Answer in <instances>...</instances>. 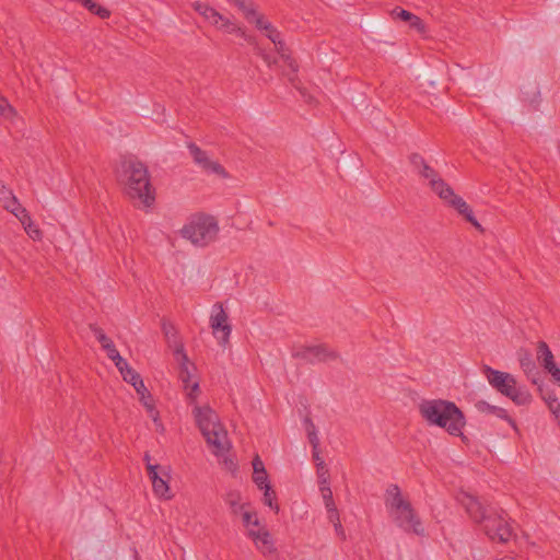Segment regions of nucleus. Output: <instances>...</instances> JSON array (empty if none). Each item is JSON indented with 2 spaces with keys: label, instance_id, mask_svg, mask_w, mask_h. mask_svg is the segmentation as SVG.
I'll return each mask as SVG.
<instances>
[{
  "label": "nucleus",
  "instance_id": "412c9836",
  "mask_svg": "<svg viewBox=\"0 0 560 560\" xmlns=\"http://www.w3.org/2000/svg\"><path fill=\"white\" fill-rule=\"evenodd\" d=\"M135 390L140 396V401L148 409V411L152 412L154 410L153 398L148 388L145 387L143 380L140 378L138 382L132 384Z\"/></svg>",
  "mask_w": 560,
  "mask_h": 560
},
{
  "label": "nucleus",
  "instance_id": "de8ad7c7",
  "mask_svg": "<svg viewBox=\"0 0 560 560\" xmlns=\"http://www.w3.org/2000/svg\"><path fill=\"white\" fill-rule=\"evenodd\" d=\"M117 369H121V364H125L126 360L119 354H115L114 358L110 359Z\"/></svg>",
  "mask_w": 560,
  "mask_h": 560
},
{
  "label": "nucleus",
  "instance_id": "b1692460",
  "mask_svg": "<svg viewBox=\"0 0 560 560\" xmlns=\"http://www.w3.org/2000/svg\"><path fill=\"white\" fill-rule=\"evenodd\" d=\"M324 475L325 474H320L319 489L323 495L325 508L329 509L336 506V504L332 498V491L328 485L327 478L324 477Z\"/></svg>",
  "mask_w": 560,
  "mask_h": 560
},
{
  "label": "nucleus",
  "instance_id": "a19ab883",
  "mask_svg": "<svg viewBox=\"0 0 560 560\" xmlns=\"http://www.w3.org/2000/svg\"><path fill=\"white\" fill-rule=\"evenodd\" d=\"M22 205L19 202L16 197H11V200L3 205V208L7 211H10L12 214L21 208Z\"/></svg>",
  "mask_w": 560,
  "mask_h": 560
},
{
  "label": "nucleus",
  "instance_id": "09e8293b",
  "mask_svg": "<svg viewBox=\"0 0 560 560\" xmlns=\"http://www.w3.org/2000/svg\"><path fill=\"white\" fill-rule=\"evenodd\" d=\"M318 476L320 477V474H325L324 477L328 479V470L325 469V463L323 460L316 463Z\"/></svg>",
  "mask_w": 560,
  "mask_h": 560
},
{
  "label": "nucleus",
  "instance_id": "37998d69",
  "mask_svg": "<svg viewBox=\"0 0 560 560\" xmlns=\"http://www.w3.org/2000/svg\"><path fill=\"white\" fill-rule=\"evenodd\" d=\"M164 468H162L160 465L155 464H147V471L150 479L156 477L161 471H163Z\"/></svg>",
  "mask_w": 560,
  "mask_h": 560
},
{
  "label": "nucleus",
  "instance_id": "3c124183",
  "mask_svg": "<svg viewBox=\"0 0 560 560\" xmlns=\"http://www.w3.org/2000/svg\"><path fill=\"white\" fill-rule=\"evenodd\" d=\"M334 527H335V530L337 532V534L342 536V538H345V530L342 528L341 522L334 523Z\"/></svg>",
  "mask_w": 560,
  "mask_h": 560
},
{
  "label": "nucleus",
  "instance_id": "58836bf2",
  "mask_svg": "<svg viewBox=\"0 0 560 560\" xmlns=\"http://www.w3.org/2000/svg\"><path fill=\"white\" fill-rule=\"evenodd\" d=\"M265 32L272 43L281 37L280 32L272 24L265 26Z\"/></svg>",
  "mask_w": 560,
  "mask_h": 560
},
{
  "label": "nucleus",
  "instance_id": "c85d7f7f",
  "mask_svg": "<svg viewBox=\"0 0 560 560\" xmlns=\"http://www.w3.org/2000/svg\"><path fill=\"white\" fill-rule=\"evenodd\" d=\"M458 214H460L467 222H469L478 231L483 232V228L475 218L472 209L470 207H468L466 211H460Z\"/></svg>",
  "mask_w": 560,
  "mask_h": 560
},
{
  "label": "nucleus",
  "instance_id": "2f4dec72",
  "mask_svg": "<svg viewBox=\"0 0 560 560\" xmlns=\"http://www.w3.org/2000/svg\"><path fill=\"white\" fill-rule=\"evenodd\" d=\"M392 15L395 18V19H400L401 21H405V22H410L411 19H413V13H411L410 11H407L405 9H401L399 7L395 8L393 11H392Z\"/></svg>",
  "mask_w": 560,
  "mask_h": 560
},
{
  "label": "nucleus",
  "instance_id": "0eeeda50",
  "mask_svg": "<svg viewBox=\"0 0 560 560\" xmlns=\"http://www.w3.org/2000/svg\"><path fill=\"white\" fill-rule=\"evenodd\" d=\"M218 232L219 226L217 220L203 213L192 215L189 222L180 230V234L184 238L200 247L207 246L213 242Z\"/></svg>",
  "mask_w": 560,
  "mask_h": 560
},
{
  "label": "nucleus",
  "instance_id": "7c9ffc66",
  "mask_svg": "<svg viewBox=\"0 0 560 560\" xmlns=\"http://www.w3.org/2000/svg\"><path fill=\"white\" fill-rule=\"evenodd\" d=\"M242 518L244 526L248 527L249 525L259 526V521L255 512L243 511Z\"/></svg>",
  "mask_w": 560,
  "mask_h": 560
},
{
  "label": "nucleus",
  "instance_id": "423d86ee",
  "mask_svg": "<svg viewBox=\"0 0 560 560\" xmlns=\"http://www.w3.org/2000/svg\"><path fill=\"white\" fill-rule=\"evenodd\" d=\"M482 372L489 384L515 405L526 406L532 401V395L528 390L516 386L517 382L512 374L494 370L489 365H485Z\"/></svg>",
  "mask_w": 560,
  "mask_h": 560
},
{
  "label": "nucleus",
  "instance_id": "9b49d317",
  "mask_svg": "<svg viewBox=\"0 0 560 560\" xmlns=\"http://www.w3.org/2000/svg\"><path fill=\"white\" fill-rule=\"evenodd\" d=\"M294 358L301 359L307 363L327 362L339 358L337 351L331 350L327 345L320 343L316 346L302 347L293 353Z\"/></svg>",
  "mask_w": 560,
  "mask_h": 560
},
{
  "label": "nucleus",
  "instance_id": "4d7b16f0",
  "mask_svg": "<svg viewBox=\"0 0 560 560\" xmlns=\"http://www.w3.org/2000/svg\"><path fill=\"white\" fill-rule=\"evenodd\" d=\"M305 424H306V431L307 432H308V430H312V425L311 424H307V423H305Z\"/></svg>",
  "mask_w": 560,
  "mask_h": 560
},
{
  "label": "nucleus",
  "instance_id": "6ab92c4d",
  "mask_svg": "<svg viewBox=\"0 0 560 560\" xmlns=\"http://www.w3.org/2000/svg\"><path fill=\"white\" fill-rule=\"evenodd\" d=\"M273 44L276 46V50L278 51V54L281 56V58L287 62L288 67L291 69L292 75H289V80L291 82H293L295 79L298 69H299L296 61L290 56V54H288L289 49L287 48L285 43L281 39V37L279 39L275 40Z\"/></svg>",
  "mask_w": 560,
  "mask_h": 560
},
{
  "label": "nucleus",
  "instance_id": "864d4df0",
  "mask_svg": "<svg viewBox=\"0 0 560 560\" xmlns=\"http://www.w3.org/2000/svg\"><path fill=\"white\" fill-rule=\"evenodd\" d=\"M171 329H173V326H170V329H168L166 324H163V330H164L165 335H168V332H171Z\"/></svg>",
  "mask_w": 560,
  "mask_h": 560
},
{
  "label": "nucleus",
  "instance_id": "49530a36",
  "mask_svg": "<svg viewBox=\"0 0 560 560\" xmlns=\"http://www.w3.org/2000/svg\"><path fill=\"white\" fill-rule=\"evenodd\" d=\"M104 350L106 351V354L109 359L114 358L115 354L119 353L114 342L107 345V347H105Z\"/></svg>",
  "mask_w": 560,
  "mask_h": 560
},
{
  "label": "nucleus",
  "instance_id": "8fccbe9b",
  "mask_svg": "<svg viewBox=\"0 0 560 560\" xmlns=\"http://www.w3.org/2000/svg\"><path fill=\"white\" fill-rule=\"evenodd\" d=\"M259 55L262 57L264 61H265L268 66H271L272 63H276V62H277L276 58H272L270 55L265 54L262 50H260V51H259Z\"/></svg>",
  "mask_w": 560,
  "mask_h": 560
},
{
  "label": "nucleus",
  "instance_id": "9d476101",
  "mask_svg": "<svg viewBox=\"0 0 560 560\" xmlns=\"http://www.w3.org/2000/svg\"><path fill=\"white\" fill-rule=\"evenodd\" d=\"M408 160L413 166V170L422 178L429 180V186L433 192L438 194L440 189L446 186L447 183L441 178L439 173L425 162L422 155L419 153H411L408 156Z\"/></svg>",
  "mask_w": 560,
  "mask_h": 560
},
{
  "label": "nucleus",
  "instance_id": "c9c22d12",
  "mask_svg": "<svg viewBox=\"0 0 560 560\" xmlns=\"http://www.w3.org/2000/svg\"><path fill=\"white\" fill-rule=\"evenodd\" d=\"M11 197H15L13 191L0 182V201L2 205L10 201Z\"/></svg>",
  "mask_w": 560,
  "mask_h": 560
},
{
  "label": "nucleus",
  "instance_id": "1a4fd4ad",
  "mask_svg": "<svg viewBox=\"0 0 560 560\" xmlns=\"http://www.w3.org/2000/svg\"><path fill=\"white\" fill-rule=\"evenodd\" d=\"M228 320L229 316L224 311L222 303L217 302L212 306L210 327L213 335L218 338L219 345L222 347H225L229 343V338L232 331V327Z\"/></svg>",
  "mask_w": 560,
  "mask_h": 560
},
{
  "label": "nucleus",
  "instance_id": "ea45409f",
  "mask_svg": "<svg viewBox=\"0 0 560 560\" xmlns=\"http://www.w3.org/2000/svg\"><path fill=\"white\" fill-rule=\"evenodd\" d=\"M409 25L411 28L417 30L419 33H424L425 31V25L423 21L417 15H413V19H411Z\"/></svg>",
  "mask_w": 560,
  "mask_h": 560
},
{
  "label": "nucleus",
  "instance_id": "6e6552de",
  "mask_svg": "<svg viewBox=\"0 0 560 560\" xmlns=\"http://www.w3.org/2000/svg\"><path fill=\"white\" fill-rule=\"evenodd\" d=\"M195 10L202 15L207 21L211 24L215 25L218 28L225 31L226 33H235L238 36L243 37L247 43L254 44V38L250 35H247L246 32L232 23L229 19H225L222 14H220L215 9L210 7L206 2H195Z\"/></svg>",
  "mask_w": 560,
  "mask_h": 560
},
{
  "label": "nucleus",
  "instance_id": "c756f323",
  "mask_svg": "<svg viewBox=\"0 0 560 560\" xmlns=\"http://www.w3.org/2000/svg\"><path fill=\"white\" fill-rule=\"evenodd\" d=\"M305 423L312 425V430H308L307 438H308V442L312 445V447L314 450H317L318 445H319V440H318V436H317V433H316L315 425H314L313 421L310 418H305Z\"/></svg>",
  "mask_w": 560,
  "mask_h": 560
},
{
  "label": "nucleus",
  "instance_id": "f257e3e1",
  "mask_svg": "<svg viewBox=\"0 0 560 560\" xmlns=\"http://www.w3.org/2000/svg\"><path fill=\"white\" fill-rule=\"evenodd\" d=\"M457 500L468 516L475 523L481 525L483 533L490 540L506 544L514 536L509 523V514L504 509L486 504L478 497L468 492H460Z\"/></svg>",
  "mask_w": 560,
  "mask_h": 560
},
{
  "label": "nucleus",
  "instance_id": "dca6fc26",
  "mask_svg": "<svg viewBox=\"0 0 560 560\" xmlns=\"http://www.w3.org/2000/svg\"><path fill=\"white\" fill-rule=\"evenodd\" d=\"M439 198H441L447 206L455 209L458 213L460 211H466L469 207L467 202L459 196H457L453 188L446 184L442 189L436 194Z\"/></svg>",
  "mask_w": 560,
  "mask_h": 560
},
{
  "label": "nucleus",
  "instance_id": "a878e982",
  "mask_svg": "<svg viewBox=\"0 0 560 560\" xmlns=\"http://www.w3.org/2000/svg\"><path fill=\"white\" fill-rule=\"evenodd\" d=\"M536 385L538 386V390H539L542 399L548 404L549 408L555 413H557V409H560V404L558 402V399H557L556 395L552 394V393H548V394L544 393V388H542L544 384H542L541 380Z\"/></svg>",
  "mask_w": 560,
  "mask_h": 560
},
{
  "label": "nucleus",
  "instance_id": "a18cd8bd",
  "mask_svg": "<svg viewBox=\"0 0 560 560\" xmlns=\"http://www.w3.org/2000/svg\"><path fill=\"white\" fill-rule=\"evenodd\" d=\"M552 378L559 384L560 383V369L557 366V364L551 365L546 370Z\"/></svg>",
  "mask_w": 560,
  "mask_h": 560
},
{
  "label": "nucleus",
  "instance_id": "473e14b6",
  "mask_svg": "<svg viewBox=\"0 0 560 560\" xmlns=\"http://www.w3.org/2000/svg\"><path fill=\"white\" fill-rule=\"evenodd\" d=\"M24 230L33 240H40L43 236V232L33 224V221H30L26 225H24Z\"/></svg>",
  "mask_w": 560,
  "mask_h": 560
},
{
  "label": "nucleus",
  "instance_id": "bb28decb",
  "mask_svg": "<svg viewBox=\"0 0 560 560\" xmlns=\"http://www.w3.org/2000/svg\"><path fill=\"white\" fill-rule=\"evenodd\" d=\"M90 330L93 332L97 341L101 343L102 348L104 349L107 347V345H110L113 341L109 337L106 336L104 330L98 327L96 324H90L89 325Z\"/></svg>",
  "mask_w": 560,
  "mask_h": 560
},
{
  "label": "nucleus",
  "instance_id": "5fc2aeb1",
  "mask_svg": "<svg viewBox=\"0 0 560 560\" xmlns=\"http://www.w3.org/2000/svg\"><path fill=\"white\" fill-rule=\"evenodd\" d=\"M171 329H173V326H170V329H168L166 324H163V330H164L165 335H168V332H171Z\"/></svg>",
  "mask_w": 560,
  "mask_h": 560
},
{
  "label": "nucleus",
  "instance_id": "393cba45",
  "mask_svg": "<svg viewBox=\"0 0 560 560\" xmlns=\"http://www.w3.org/2000/svg\"><path fill=\"white\" fill-rule=\"evenodd\" d=\"M118 371L120 372L124 381L131 385L142 378L141 375L127 363V361L125 364H121V369H118Z\"/></svg>",
  "mask_w": 560,
  "mask_h": 560
},
{
  "label": "nucleus",
  "instance_id": "bf43d9fd",
  "mask_svg": "<svg viewBox=\"0 0 560 560\" xmlns=\"http://www.w3.org/2000/svg\"><path fill=\"white\" fill-rule=\"evenodd\" d=\"M559 386H560V382H559Z\"/></svg>",
  "mask_w": 560,
  "mask_h": 560
},
{
  "label": "nucleus",
  "instance_id": "c03bdc74",
  "mask_svg": "<svg viewBox=\"0 0 560 560\" xmlns=\"http://www.w3.org/2000/svg\"><path fill=\"white\" fill-rule=\"evenodd\" d=\"M326 510H327V514H328V520L332 524L340 522L339 512L337 510V506H332V508H329V509H326Z\"/></svg>",
  "mask_w": 560,
  "mask_h": 560
},
{
  "label": "nucleus",
  "instance_id": "13d9d810",
  "mask_svg": "<svg viewBox=\"0 0 560 560\" xmlns=\"http://www.w3.org/2000/svg\"><path fill=\"white\" fill-rule=\"evenodd\" d=\"M528 102H529L530 104H534V103H536V100H535V98H533V100H529Z\"/></svg>",
  "mask_w": 560,
  "mask_h": 560
},
{
  "label": "nucleus",
  "instance_id": "f8f14e48",
  "mask_svg": "<svg viewBox=\"0 0 560 560\" xmlns=\"http://www.w3.org/2000/svg\"><path fill=\"white\" fill-rule=\"evenodd\" d=\"M194 162L199 165L206 173L215 174L222 178H226L229 174L225 168L217 161H212L208 158L205 150L199 148L196 143L190 142L187 145Z\"/></svg>",
  "mask_w": 560,
  "mask_h": 560
},
{
  "label": "nucleus",
  "instance_id": "7ed1b4c3",
  "mask_svg": "<svg viewBox=\"0 0 560 560\" xmlns=\"http://www.w3.org/2000/svg\"><path fill=\"white\" fill-rule=\"evenodd\" d=\"M120 177L129 198L138 199L145 207L153 205L155 190L151 185L150 174L144 163L135 159L122 161Z\"/></svg>",
  "mask_w": 560,
  "mask_h": 560
},
{
  "label": "nucleus",
  "instance_id": "a211bd4d",
  "mask_svg": "<svg viewBox=\"0 0 560 560\" xmlns=\"http://www.w3.org/2000/svg\"><path fill=\"white\" fill-rule=\"evenodd\" d=\"M170 475L165 470L161 471L156 477L150 479L152 482L153 491L158 497L171 499L168 487Z\"/></svg>",
  "mask_w": 560,
  "mask_h": 560
},
{
  "label": "nucleus",
  "instance_id": "4be33fe9",
  "mask_svg": "<svg viewBox=\"0 0 560 560\" xmlns=\"http://www.w3.org/2000/svg\"><path fill=\"white\" fill-rule=\"evenodd\" d=\"M80 3L92 14H95L103 20L108 19L110 16V11L107 8L102 7L93 0H81Z\"/></svg>",
  "mask_w": 560,
  "mask_h": 560
},
{
  "label": "nucleus",
  "instance_id": "ddd939ff",
  "mask_svg": "<svg viewBox=\"0 0 560 560\" xmlns=\"http://www.w3.org/2000/svg\"><path fill=\"white\" fill-rule=\"evenodd\" d=\"M248 536L253 539L256 548L261 552L264 557H268L275 560L279 558V553L275 547L272 536L267 529H249Z\"/></svg>",
  "mask_w": 560,
  "mask_h": 560
},
{
  "label": "nucleus",
  "instance_id": "72a5a7b5",
  "mask_svg": "<svg viewBox=\"0 0 560 560\" xmlns=\"http://www.w3.org/2000/svg\"><path fill=\"white\" fill-rule=\"evenodd\" d=\"M253 481L256 483V486L260 490H262L265 487L270 486V483L268 482V475H267L266 470H265V475L253 472Z\"/></svg>",
  "mask_w": 560,
  "mask_h": 560
},
{
  "label": "nucleus",
  "instance_id": "20e7f679",
  "mask_svg": "<svg viewBox=\"0 0 560 560\" xmlns=\"http://www.w3.org/2000/svg\"><path fill=\"white\" fill-rule=\"evenodd\" d=\"M386 506L394 513V521L405 532H411L416 535H423L421 520L413 510L411 503L401 495L400 488L397 485H390L386 490Z\"/></svg>",
  "mask_w": 560,
  "mask_h": 560
},
{
  "label": "nucleus",
  "instance_id": "603ef678",
  "mask_svg": "<svg viewBox=\"0 0 560 560\" xmlns=\"http://www.w3.org/2000/svg\"><path fill=\"white\" fill-rule=\"evenodd\" d=\"M313 459H314L316 463L322 460V458H320V456H319L318 448H317V450H314V448H313Z\"/></svg>",
  "mask_w": 560,
  "mask_h": 560
},
{
  "label": "nucleus",
  "instance_id": "f704fd0d",
  "mask_svg": "<svg viewBox=\"0 0 560 560\" xmlns=\"http://www.w3.org/2000/svg\"><path fill=\"white\" fill-rule=\"evenodd\" d=\"M247 22L255 24V26L260 31H265V26L271 24L270 22L266 21L264 15L259 14L257 11L255 12V16Z\"/></svg>",
  "mask_w": 560,
  "mask_h": 560
},
{
  "label": "nucleus",
  "instance_id": "39448f33",
  "mask_svg": "<svg viewBox=\"0 0 560 560\" xmlns=\"http://www.w3.org/2000/svg\"><path fill=\"white\" fill-rule=\"evenodd\" d=\"M194 415L198 428L200 429L208 445L212 448L214 455H221L228 447V433L219 421L218 415L209 406H196Z\"/></svg>",
  "mask_w": 560,
  "mask_h": 560
},
{
  "label": "nucleus",
  "instance_id": "f03ea898",
  "mask_svg": "<svg viewBox=\"0 0 560 560\" xmlns=\"http://www.w3.org/2000/svg\"><path fill=\"white\" fill-rule=\"evenodd\" d=\"M419 413L430 425L445 429L452 436L467 438L463 434L466 425L464 412L455 402L444 399H424L419 404Z\"/></svg>",
  "mask_w": 560,
  "mask_h": 560
},
{
  "label": "nucleus",
  "instance_id": "aec40b11",
  "mask_svg": "<svg viewBox=\"0 0 560 560\" xmlns=\"http://www.w3.org/2000/svg\"><path fill=\"white\" fill-rule=\"evenodd\" d=\"M537 360L541 366L547 370L551 365L556 364L553 354L547 345V342L540 340L537 342Z\"/></svg>",
  "mask_w": 560,
  "mask_h": 560
},
{
  "label": "nucleus",
  "instance_id": "cd10ccee",
  "mask_svg": "<svg viewBox=\"0 0 560 560\" xmlns=\"http://www.w3.org/2000/svg\"><path fill=\"white\" fill-rule=\"evenodd\" d=\"M264 503L272 509L276 513L279 512V505L275 502L276 492L271 489V486L265 487L264 489Z\"/></svg>",
  "mask_w": 560,
  "mask_h": 560
},
{
  "label": "nucleus",
  "instance_id": "4468645a",
  "mask_svg": "<svg viewBox=\"0 0 560 560\" xmlns=\"http://www.w3.org/2000/svg\"><path fill=\"white\" fill-rule=\"evenodd\" d=\"M175 354L180 358L179 378L183 382L185 389L190 387L188 397L189 399L195 400L197 394L199 393V383L195 382L190 386L191 372L188 366L189 361L182 343L176 347Z\"/></svg>",
  "mask_w": 560,
  "mask_h": 560
},
{
  "label": "nucleus",
  "instance_id": "5701e85b",
  "mask_svg": "<svg viewBox=\"0 0 560 560\" xmlns=\"http://www.w3.org/2000/svg\"><path fill=\"white\" fill-rule=\"evenodd\" d=\"M225 503L230 506L231 513L237 515L243 512L245 504L241 503V493L238 491H230L225 497Z\"/></svg>",
  "mask_w": 560,
  "mask_h": 560
},
{
  "label": "nucleus",
  "instance_id": "2eb2a0df",
  "mask_svg": "<svg viewBox=\"0 0 560 560\" xmlns=\"http://www.w3.org/2000/svg\"><path fill=\"white\" fill-rule=\"evenodd\" d=\"M517 359L521 369L526 374V376L532 381L533 384H538L540 381L539 371L533 360L530 351L525 348H520L517 350Z\"/></svg>",
  "mask_w": 560,
  "mask_h": 560
},
{
  "label": "nucleus",
  "instance_id": "6e6d98bb",
  "mask_svg": "<svg viewBox=\"0 0 560 560\" xmlns=\"http://www.w3.org/2000/svg\"><path fill=\"white\" fill-rule=\"evenodd\" d=\"M150 459H151V457H150L149 453H145V454H144V457H143V460H144L147 464H151V463H150Z\"/></svg>",
  "mask_w": 560,
  "mask_h": 560
},
{
  "label": "nucleus",
  "instance_id": "e433bc0d",
  "mask_svg": "<svg viewBox=\"0 0 560 560\" xmlns=\"http://www.w3.org/2000/svg\"><path fill=\"white\" fill-rule=\"evenodd\" d=\"M13 214L19 219L23 226L26 225L30 221H32L28 211L24 207L19 208V210L15 211Z\"/></svg>",
  "mask_w": 560,
  "mask_h": 560
},
{
  "label": "nucleus",
  "instance_id": "f3484780",
  "mask_svg": "<svg viewBox=\"0 0 560 560\" xmlns=\"http://www.w3.org/2000/svg\"><path fill=\"white\" fill-rule=\"evenodd\" d=\"M475 407L480 412L491 413V415L497 416L500 419L505 420L515 431H518L515 420L509 416L508 411L504 408L490 405L486 400H478L475 404Z\"/></svg>",
  "mask_w": 560,
  "mask_h": 560
},
{
  "label": "nucleus",
  "instance_id": "4c0bfd02",
  "mask_svg": "<svg viewBox=\"0 0 560 560\" xmlns=\"http://www.w3.org/2000/svg\"><path fill=\"white\" fill-rule=\"evenodd\" d=\"M14 113V108L9 104L7 98L0 95V114L2 116H9Z\"/></svg>",
  "mask_w": 560,
  "mask_h": 560
},
{
  "label": "nucleus",
  "instance_id": "79ce46f5",
  "mask_svg": "<svg viewBox=\"0 0 560 560\" xmlns=\"http://www.w3.org/2000/svg\"><path fill=\"white\" fill-rule=\"evenodd\" d=\"M253 469H254V472L255 474H262L265 475V465L262 463V460L260 459L259 455H256L254 458H253Z\"/></svg>",
  "mask_w": 560,
  "mask_h": 560
}]
</instances>
